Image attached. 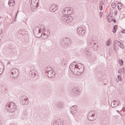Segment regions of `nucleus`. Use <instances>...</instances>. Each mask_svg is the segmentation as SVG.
<instances>
[{
  "instance_id": "10",
  "label": "nucleus",
  "mask_w": 125,
  "mask_h": 125,
  "mask_svg": "<svg viewBox=\"0 0 125 125\" xmlns=\"http://www.w3.org/2000/svg\"><path fill=\"white\" fill-rule=\"evenodd\" d=\"M62 13L63 14H64V15H66L67 16H68V15H70V14H72V12L71 7L63 8Z\"/></svg>"
},
{
  "instance_id": "51",
  "label": "nucleus",
  "mask_w": 125,
  "mask_h": 125,
  "mask_svg": "<svg viewBox=\"0 0 125 125\" xmlns=\"http://www.w3.org/2000/svg\"><path fill=\"white\" fill-rule=\"evenodd\" d=\"M118 73H121V72H120V71H118Z\"/></svg>"
},
{
  "instance_id": "29",
  "label": "nucleus",
  "mask_w": 125,
  "mask_h": 125,
  "mask_svg": "<svg viewBox=\"0 0 125 125\" xmlns=\"http://www.w3.org/2000/svg\"><path fill=\"white\" fill-rule=\"evenodd\" d=\"M78 109V106L76 105H73L72 107H71V110H76Z\"/></svg>"
},
{
  "instance_id": "2",
  "label": "nucleus",
  "mask_w": 125,
  "mask_h": 125,
  "mask_svg": "<svg viewBox=\"0 0 125 125\" xmlns=\"http://www.w3.org/2000/svg\"><path fill=\"white\" fill-rule=\"evenodd\" d=\"M5 108L9 113H14L17 109V106L14 103H8L5 106Z\"/></svg>"
},
{
  "instance_id": "5",
  "label": "nucleus",
  "mask_w": 125,
  "mask_h": 125,
  "mask_svg": "<svg viewBox=\"0 0 125 125\" xmlns=\"http://www.w3.org/2000/svg\"><path fill=\"white\" fill-rule=\"evenodd\" d=\"M97 119V116L96 113L94 111L92 110L90 111L88 114V120L91 122H93Z\"/></svg>"
},
{
  "instance_id": "13",
  "label": "nucleus",
  "mask_w": 125,
  "mask_h": 125,
  "mask_svg": "<svg viewBox=\"0 0 125 125\" xmlns=\"http://www.w3.org/2000/svg\"><path fill=\"white\" fill-rule=\"evenodd\" d=\"M45 75L48 78H54L55 77V71L52 70L48 72H45Z\"/></svg>"
},
{
  "instance_id": "31",
  "label": "nucleus",
  "mask_w": 125,
  "mask_h": 125,
  "mask_svg": "<svg viewBox=\"0 0 125 125\" xmlns=\"http://www.w3.org/2000/svg\"><path fill=\"white\" fill-rule=\"evenodd\" d=\"M8 4L10 6H13V3L11 1V0H9Z\"/></svg>"
},
{
  "instance_id": "37",
  "label": "nucleus",
  "mask_w": 125,
  "mask_h": 125,
  "mask_svg": "<svg viewBox=\"0 0 125 125\" xmlns=\"http://www.w3.org/2000/svg\"><path fill=\"white\" fill-rule=\"evenodd\" d=\"M100 18H102V15H103V13H102V12H100Z\"/></svg>"
},
{
  "instance_id": "14",
  "label": "nucleus",
  "mask_w": 125,
  "mask_h": 125,
  "mask_svg": "<svg viewBox=\"0 0 125 125\" xmlns=\"http://www.w3.org/2000/svg\"><path fill=\"white\" fill-rule=\"evenodd\" d=\"M72 92V93H74V95H76V96H79V95L81 94V91L78 89V88L77 87L73 88Z\"/></svg>"
},
{
  "instance_id": "17",
  "label": "nucleus",
  "mask_w": 125,
  "mask_h": 125,
  "mask_svg": "<svg viewBox=\"0 0 125 125\" xmlns=\"http://www.w3.org/2000/svg\"><path fill=\"white\" fill-rule=\"evenodd\" d=\"M120 102H117L114 101L113 102H112L111 103V106L112 107V108H116L117 106L120 105Z\"/></svg>"
},
{
  "instance_id": "18",
  "label": "nucleus",
  "mask_w": 125,
  "mask_h": 125,
  "mask_svg": "<svg viewBox=\"0 0 125 125\" xmlns=\"http://www.w3.org/2000/svg\"><path fill=\"white\" fill-rule=\"evenodd\" d=\"M34 4H33V1H32L31 4L30 5V7H31V8H33L32 10H34L35 8H37V7H39V2H34Z\"/></svg>"
},
{
  "instance_id": "36",
  "label": "nucleus",
  "mask_w": 125,
  "mask_h": 125,
  "mask_svg": "<svg viewBox=\"0 0 125 125\" xmlns=\"http://www.w3.org/2000/svg\"><path fill=\"white\" fill-rule=\"evenodd\" d=\"M118 79L119 81H122V78H121V75L118 76Z\"/></svg>"
},
{
  "instance_id": "11",
  "label": "nucleus",
  "mask_w": 125,
  "mask_h": 125,
  "mask_svg": "<svg viewBox=\"0 0 125 125\" xmlns=\"http://www.w3.org/2000/svg\"><path fill=\"white\" fill-rule=\"evenodd\" d=\"M71 64H73V66L75 68H78L81 71H83V72H84V66L83 65V64L81 63H79L78 64H77V62H72Z\"/></svg>"
},
{
  "instance_id": "34",
  "label": "nucleus",
  "mask_w": 125,
  "mask_h": 125,
  "mask_svg": "<svg viewBox=\"0 0 125 125\" xmlns=\"http://www.w3.org/2000/svg\"><path fill=\"white\" fill-rule=\"evenodd\" d=\"M63 62L65 63H67L68 62V59L67 58H65V59H63Z\"/></svg>"
},
{
  "instance_id": "33",
  "label": "nucleus",
  "mask_w": 125,
  "mask_h": 125,
  "mask_svg": "<svg viewBox=\"0 0 125 125\" xmlns=\"http://www.w3.org/2000/svg\"><path fill=\"white\" fill-rule=\"evenodd\" d=\"M121 71L122 73H123L124 74H125V67H122L121 69Z\"/></svg>"
},
{
  "instance_id": "12",
  "label": "nucleus",
  "mask_w": 125,
  "mask_h": 125,
  "mask_svg": "<svg viewBox=\"0 0 125 125\" xmlns=\"http://www.w3.org/2000/svg\"><path fill=\"white\" fill-rule=\"evenodd\" d=\"M77 33L79 35H85L86 33V28H83V27H79L77 29Z\"/></svg>"
},
{
  "instance_id": "45",
  "label": "nucleus",
  "mask_w": 125,
  "mask_h": 125,
  "mask_svg": "<svg viewBox=\"0 0 125 125\" xmlns=\"http://www.w3.org/2000/svg\"><path fill=\"white\" fill-rule=\"evenodd\" d=\"M10 63H11L10 62H8L7 64V65H9V64H10Z\"/></svg>"
},
{
  "instance_id": "25",
  "label": "nucleus",
  "mask_w": 125,
  "mask_h": 125,
  "mask_svg": "<svg viewBox=\"0 0 125 125\" xmlns=\"http://www.w3.org/2000/svg\"><path fill=\"white\" fill-rule=\"evenodd\" d=\"M41 37L43 38L44 40H45V39H47V38H48V36H47V34L44 33H42V36H41Z\"/></svg>"
},
{
  "instance_id": "26",
  "label": "nucleus",
  "mask_w": 125,
  "mask_h": 125,
  "mask_svg": "<svg viewBox=\"0 0 125 125\" xmlns=\"http://www.w3.org/2000/svg\"><path fill=\"white\" fill-rule=\"evenodd\" d=\"M111 42V40L109 39L107 40V41L106 42V45L107 46H110V43Z\"/></svg>"
},
{
  "instance_id": "22",
  "label": "nucleus",
  "mask_w": 125,
  "mask_h": 125,
  "mask_svg": "<svg viewBox=\"0 0 125 125\" xmlns=\"http://www.w3.org/2000/svg\"><path fill=\"white\" fill-rule=\"evenodd\" d=\"M45 73H47L48 72H50V71H53V70H52V68H51V67H50V66H47L45 69Z\"/></svg>"
},
{
  "instance_id": "52",
  "label": "nucleus",
  "mask_w": 125,
  "mask_h": 125,
  "mask_svg": "<svg viewBox=\"0 0 125 125\" xmlns=\"http://www.w3.org/2000/svg\"><path fill=\"white\" fill-rule=\"evenodd\" d=\"M1 18V17L0 16V19Z\"/></svg>"
},
{
  "instance_id": "30",
  "label": "nucleus",
  "mask_w": 125,
  "mask_h": 125,
  "mask_svg": "<svg viewBox=\"0 0 125 125\" xmlns=\"http://www.w3.org/2000/svg\"><path fill=\"white\" fill-rule=\"evenodd\" d=\"M116 6H117V4H116L115 3H112L111 4V7L112 8H115V7H116Z\"/></svg>"
},
{
  "instance_id": "39",
  "label": "nucleus",
  "mask_w": 125,
  "mask_h": 125,
  "mask_svg": "<svg viewBox=\"0 0 125 125\" xmlns=\"http://www.w3.org/2000/svg\"><path fill=\"white\" fill-rule=\"evenodd\" d=\"M114 15L116 16L118 15V11L116 10L114 12Z\"/></svg>"
},
{
  "instance_id": "48",
  "label": "nucleus",
  "mask_w": 125,
  "mask_h": 125,
  "mask_svg": "<svg viewBox=\"0 0 125 125\" xmlns=\"http://www.w3.org/2000/svg\"><path fill=\"white\" fill-rule=\"evenodd\" d=\"M0 124H1V121H0Z\"/></svg>"
},
{
  "instance_id": "24",
  "label": "nucleus",
  "mask_w": 125,
  "mask_h": 125,
  "mask_svg": "<svg viewBox=\"0 0 125 125\" xmlns=\"http://www.w3.org/2000/svg\"><path fill=\"white\" fill-rule=\"evenodd\" d=\"M77 112H78V109H71L70 113L74 116V115L76 114Z\"/></svg>"
},
{
  "instance_id": "20",
  "label": "nucleus",
  "mask_w": 125,
  "mask_h": 125,
  "mask_svg": "<svg viewBox=\"0 0 125 125\" xmlns=\"http://www.w3.org/2000/svg\"><path fill=\"white\" fill-rule=\"evenodd\" d=\"M64 106V104H63V102H58L57 104V108H59L60 109H62Z\"/></svg>"
},
{
  "instance_id": "7",
  "label": "nucleus",
  "mask_w": 125,
  "mask_h": 125,
  "mask_svg": "<svg viewBox=\"0 0 125 125\" xmlns=\"http://www.w3.org/2000/svg\"><path fill=\"white\" fill-rule=\"evenodd\" d=\"M73 18L71 16H67V15L63 16L62 17V20L63 22H66L68 24L71 23L73 21Z\"/></svg>"
},
{
  "instance_id": "49",
  "label": "nucleus",
  "mask_w": 125,
  "mask_h": 125,
  "mask_svg": "<svg viewBox=\"0 0 125 125\" xmlns=\"http://www.w3.org/2000/svg\"><path fill=\"white\" fill-rule=\"evenodd\" d=\"M125 109H123V112H125Z\"/></svg>"
},
{
  "instance_id": "32",
  "label": "nucleus",
  "mask_w": 125,
  "mask_h": 125,
  "mask_svg": "<svg viewBox=\"0 0 125 125\" xmlns=\"http://www.w3.org/2000/svg\"><path fill=\"white\" fill-rule=\"evenodd\" d=\"M24 103L21 102L22 105H27L28 104V100L24 101Z\"/></svg>"
},
{
  "instance_id": "8",
  "label": "nucleus",
  "mask_w": 125,
  "mask_h": 125,
  "mask_svg": "<svg viewBox=\"0 0 125 125\" xmlns=\"http://www.w3.org/2000/svg\"><path fill=\"white\" fill-rule=\"evenodd\" d=\"M87 42L88 44L90 45L92 47H95L97 46L96 43L93 42V36H89L87 38Z\"/></svg>"
},
{
  "instance_id": "47",
  "label": "nucleus",
  "mask_w": 125,
  "mask_h": 125,
  "mask_svg": "<svg viewBox=\"0 0 125 125\" xmlns=\"http://www.w3.org/2000/svg\"><path fill=\"white\" fill-rule=\"evenodd\" d=\"M118 113H120V111L119 110H117Z\"/></svg>"
},
{
  "instance_id": "6",
  "label": "nucleus",
  "mask_w": 125,
  "mask_h": 125,
  "mask_svg": "<svg viewBox=\"0 0 125 125\" xmlns=\"http://www.w3.org/2000/svg\"><path fill=\"white\" fill-rule=\"evenodd\" d=\"M10 77L12 79H17L19 77V71L16 68H12L10 71Z\"/></svg>"
},
{
  "instance_id": "53",
  "label": "nucleus",
  "mask_w": 125,
  "mask_h": 125,
  "mask_svg": "<svg viewBox=\"0 0 125 125\" xmlns=\"http://www.w3.org/2000/svg\"><path fill=\"white\" fill-rule=\"evenodd\" d=\"M11 1H12V0H11Z\"/></svg>"
},
{
  "instance_id": "23",
  "label": "nucleus",
  "mask_w": 125,
  "mask_h": 125,
  "mask_svg": "<svg viewBox=\"0 0 125 125\" xmlns=\"http://www.w3.org/2000/svg\"><path fill=\"white\" fill-rule=\"evenodd\" d=\"M118 28V25H115L113 27L112 32L113 33H116L117 32V29Z\"/></svg>"
},
{
  "instance_id": "44",
  "label": "nucleus",
  "mask_w": 125,
  "mask_h": 125,
  "mask_svg": "<svg viewBox=\"0 0 125 125\" xmlns=\"http://www.w3.org/2000/svg\"><path fill=\"white\" fill-rule=\"evenodd\" d=\"M122 33H123L124 34H125V30H123V31H122Z\"/></svg>"
},
{
  "instance_id": "46",
  "label": "nucleus",
  "mask_w": 125,
  "mask_h": 125,
  "mask_svg": "<svg viewBox=\"0 0 125 125\" xmlns=\"http://www.w3.org/2000/svg\"><path fill=\"white\" fill-rule=\"evenodd\" d=\"M118 9H120V7L119 6V5H118Z\"/></svg>"
},
{
  "instance_id": "42",
  "label": "nucleus",
  "mask_w": 125,
  "mask_h": 125,
  "mask_svg": "<svg viewBox=\"0 0 125 125\" xmlns=\"http://www.w3.org/2000/svg\"><path fill=\"white\" fill-rule=\"evenodd\" d=\"M113 47H114V49L115 51H117V48H116L115 44L113 45Z\"/></svg>"
},
{
  "instance_id": "19",
  "label": "nucleus",
  "mask_w": 125,
  "mask_h": 125,
  "mask_svg": "<svg viewBox=\"0 0 125 125\" xmlns=\"http://www.w3.org/2000/svg\"><path fill=\"white\" fill-rule=\"evenodd\" d=\"M63 124L60 119L56 120L53 122V125H62Z\"/></svg>"
},
{
  "instance_id": "21",
  "label": "nucleus",
  "mask_w": 125,
  "mask_h": 125,
  "mask_svg": "<svg viewBox=\"0 0 125 125\" xmlns=\"http://www.w3.org/2000/svg\"><path fill=\"white\" fill-rule=\"evenodd\" d=\"M28 97L24 95L21 97V102L24 103V101H28Z\"/></svg>"
},
{
  "instance_id": "3",
  "label": "nucleus",
  "mask_w": 125,
  "mask_h": 125,
  "mask_svg": "<svg viewBox=\"0 0 125 125\" xmlns=\"http://www.w3.org/2000/svg\"><path fill=\"white\" fill-rule=\"evenodd\" d=\"M69 68L74 75H77V76H80V75L83 73V70H80V68H76L73 63L70 64Z\"/></svg>"
},
{
  "instance_id": "41",
  "label": "nucleus",
  "mask_w": 125,
  "mask_h": 125,
  "mask_svg": "<svg viewBox=\"0 0 125 125\" xmlns=\"http://www.w3.org/2000/svg\"><path fill=\"white\" fill-rule=\"evenodd\" d=\"M101 4V5H103L104 4V2H103V1H101V2H100V5Z\"/></svg>"
},
{
  "instance_id": "9",
  "label": "nucleus",
  "mask_w": 125,
  "mask_h": 125,
  "mask_svg": "<svg viewBox=\"0 0 125 125\" xmlns=\"http://www.w3.org/2000/svg\"><path fill=\"white\" fill-rule=\"evenodd\" d=\"M38 75V70L32 69L29 71V76L33 79H36Z\"/></svg>"
},
{
  "instance_id": "43",
  "label": "nucleus",
  "mask_w": 125,
  "mask_h": 125,
  "mask_svg": "<svg viewBox=\"0 0 125 125\" xmlns=\"http://www.w3.org/2000/svg\"><path fill=\"white\" fill-rule=\"evenodd\" d=\"M18 11H17V14L16 15V18L17 17V15H18Z\"/></svg>"
},
{
  "instance_id": "15",
  "label": "nucleus",
  "mask_w": 125,
  "mask_h": 125,
  "mask_svg": "<svg viewBox=\"0 0 125 125\" xmlns=\"http://www.w3.org/2000/svg\"><path fill=\"white\" fill-rule=\"evenodd\" d=\"M57 9H58V6H57V5L55 4H52L49 9L50 11H51L52 12H55Z\"/></svg>"
},
{
  "instance_id": "40",
  "label": "nucleus",
  "mask_w": 125,
  "mask_h": 125,
  "mask_svg": "<svg viewBox=\"0 0 125 125\" xmlns=\"http://www.w3.org/2000/svg\"><path fill=\"white\" fill-rule=\"evenodd\" d=\"M107 20H108V21L109 23H111V22H112V20H111V19L108 18Z\"/></svg>"
},
{
  "instance_id": "38",
  "label": "nucleus",
  "mask_w": 125,
  "mask_h": 125,
  "mask_svg": "<svg viewBox=\"0 0 125 125\" xmlns=\"http://www.w3.org/2000/svg\"><path fill=\"white\" fill-rule=\"evenodd\" d=\"M112 22H114V23H116V22H117V20H116L115 19H112Z\"/></svg>"
},
{
  "instance_id": "50",
  "label": "nucleus",
  "mask_w": 125,
  "mask_h": 125,
  "mask_svg": "<svg viewBox=\"0 0 125 125\" xmlns=\"http://www.w3.org/2000/svg\"><path fill=\"white\" fill-rule=\"evenodd\" d=\"M49 34H50V31H49Z\"/></svg>"
},
{
  "instance_id": "4",
  "label": "nucleus",
  "mask_w": 125,
  "mask_h": 125,
  "mask_svg": "<svg viewBox=\"0 0 125 125\" xmlns=\"http://www.w3.org/2000/svg\"><path fill=\"white\" fill-rule=\"evenodd\" d=\"M33 33L35 37L38 39H40L42 37V30H41V27H40L39 26L34 27L33 30Z\"/></svg>"
},
{
  "instance_id": "35",
  "label": "nucleus",
  "mask_w": 125,
  "mask_h": 125,
  "mask_svg": "<svg viewBox=\"0 0 125 125\" xmlns=\"http://www.w3.org/2000/svg\"><path fill=\"white\" fill-rule=\"evenodd\" d=\"M99 7H100V10H102L103 9V6H102V5H101V4H100Z\"/></svg>"
},
{
  "instance_id": "16",
  "label": "nucleus",
  "mask_w": 125,
  "mask_h": 125,
  "mask_svg": "<svg viewBox=\"0 0 125 125\" xmlns=\"http://www.w3.org/2000/svg\"><path fill=\"white\" fill-rule=\"evenodd\" d=\"M114 43L117 44L118 46H119L122 49H124V48H125V46L124 45V43L118 40L114 41Z\"/></svg>"
},
{
  "instance_id": "27",
  "label": "nucleus",
  "mask_w": 125,
  "mask_h": 125,
  "mask_svg": "<svg viewBox=\"0 0 125 125\" xmlns=\"http://www.w3.org/2000/svg\"><path fill=\"white\" fill-rule=\"evenodd\" d=\"M119 64L121 66H123L124 65V60L123 59L119 60Z\"/></svg>"
},
{
  "instance_id": "28",
  "label": "nucleus",
  "mask_w": 125,
  "mask_h": 125,
  "mask_svg": "<svg viewBox=\"0 0 125 125\" xmlns=\"http://www.w3.org/2000/svg\"><path fill=\"white\" fill-rule=\"evenodd\" d=\"M84 53H85V54L87 55V56H88V55H89V51H88V49H86V50L84 51Z\"/></svg>"
},
{
  "instance_id": "1",
  "label": "nucleus",
  "mask_w": 125,
  "mask_h": 125,
  "mask_svg": "<svg viewBox=\"0 0 125 125\" xmlns=\"http://www.w3.org/2000/svg\"><path fill=\"white\" fill-rule=\"evenodd\" d=\"M60 43L61 47L67 48V47L69 46L71 44V39L69 38H62L60 40Z\"/></svg>"
}]
</instances>
